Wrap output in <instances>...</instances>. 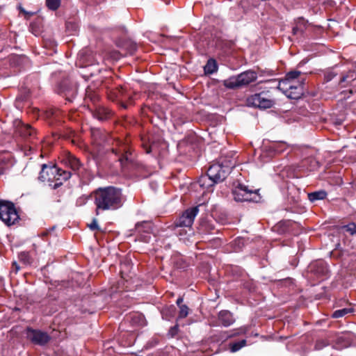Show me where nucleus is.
I'll return each mask as SVG.
<instances>
[{"label":"nucleus","instance_id":"nucleus-37","mask_svg":"<svg viewBox=\"0 0 356 356\" xmlns=\"http://www.w3.org/2000/svg\"><path fill=\"white\" fill-rule=\"evenodd\" d=\"M346 231L348 232L350 234H356V224L355 223H350L346 226Z\"/></svg>","mask_w":356,"mask_h":356},{"label":"nucleus","instance_id":"nucleus-34","mask_svg":"<svg viewBox=\"0 0 356 356\" xmlns=\"http://www.w3.org/2000/svg\"><path fill=\"white\" fill-rule=\"evenodd\" d=\"M27 58L22 56H15L13 57V63L15 64L19 65L21 63L26 62Z\"/></svg>","mask_w":356,"mask_h":356},{"label":"nucleus","instance_id":"nucleus-33","mask_svg":"<svg viewBox=\"0 0 356 356\" xmlns=\"http://www.w3.org/2000/svg\"><path fill=\"white\" fill-rule=\"evenodd\" d=\"M317 265L319 266L321 270L319 271L318 270H316V273H318L322 275H325L328 270L325 264L321 261Z\"/></svg>","mask_w":356,"mask_h":356},{"label":"nucleus","instance_id":"nucleus-16","mask_svg":"<svg viewBox=\"0 0 356 356\" xmlns=\"http://www.w3.org/2000/svg\"><path fill=\"white\" fill-rule=\"evenodd\" d=\"M51 166L47 165V164H43L42 165V170L40 172L39 179L42 181H49V184L53 183V179L51 176L50 172H49V168Z\"/></svg>","mask_w":356,"mask_h":356},{"label":"nucleus","instance_id":"nucleus-25","mask_svg":"<svg viewBox=\"0 0 356 356\" xmlns=\"http://www.w3.org/2000/svg\"><path fill=\"white\" fill-rule=\"evenodd\" d=\"M301 74V72L298 70H293L288 72L286 74V78L282 81H288L289 82H295L294 80L298 79Z\"/></svg>","mask_w":356,"mask_h":356},{"label":"nucleus","instance_id":"nucleus-28","mask_svg":"<svg viewBox=\"0 0 356 356\" xmlns=\"http://www.w3.org/2000/svg\"><path fill=\"white\" fill-rule=\"evenodd\" d=\"M46 5L50 10H56L60 5V0H46Z\"/></svg>","mask_w":356,"mask_h":356},{"label":"nucleus","instance_id":"nucleus-7","mask_svg":"<svg viewBox=\"0 0 356 356\" xmlns=\"http://www.w3.org/2000/svg\"><path fill=\"white\" fill-rule=\"evenodd\" d=\"M229 167L220 163L212 164L207 170V174L215 183L222 181L229 173Z\"/></svg>","mask_w":356,"mask_h":356},{"label":"nucleus","instance_id":"nucleus-22","mask_svg":"<svg viewBox=\"0 0 356 356\" xmlns=\"http://www.w3.org/2000/svg\"><path fill=\"white\" fill-rule=\"evenodd\" d=\"M353 312V309L351 307L340 309L334 311L332 314V317L334 318H341V317L347 315L348 314L352 313Z\"/></svg>","mask_w":356,"mask_h":356},{"label":"nucleus","instance_id":"nucleus-19","mask_svg":"<svg viewBox=\"0 0 356 356\" xmlns=\"http://www.w3.org/2000/svg\"><path fill=\"white\" fill-rule=\"evenodd\" d=\"M136 229L139 232H144L146 233H149L152 230V223L149 221L138 222L136 225Z\"/></svg>","mask_w":356,"mask_h":356},{"label":"nucleus","instance_id":"nucleus-17","mask_svg":"<svg viewBox=\"0 0 356 356\" xmlns=\"http://www.w3.org/2000/svg\"><path fill=\"white\" fill-rule=\"evenodd\" d=\"M204 73L207 74H212L218 70V65L214 59L210 58L204 67Z\"/></svg>","mask_w":356,"mask_h":356},{"label":"nucleus","instance_id":"nucleus-31","mask_svg":"<svg viewBox=\"0 0 356 356\" xmlns=\"http://www.w3.org/2000/svg\"><path fill=\"white\" fill-rule=\"evenodd\" d=\"M64 92L66 99L69 101H72V99L76 96L77 90L76 88H74L71 90L65 89Z\"/></svg>","mask_w":356,"mask_h":356},{"label":"nucleus","instance_id":"nucleus-9","mask_svg":"<svg viewBox=\"0 0 356 356\" xmlns=\"http://www.w3.org/2000/svg\"><path fill=\"white\" fill-rule=\"evenodd\" d=\"M199 211L198 207H194L186 209L175 222V226L179 227H191L195 216Z\"/></svg>","mask_w":356,"mask_h":356},{"label":"nucleus","instance_id":"nucleus-15","mask_svg":"<svg viewBox=\"0 0 356 356\" xmlns=\"http://www.w3.org/2000/svg\"><path fill=\"white\" fill-rule=\"evenodd\" d=\"M197 183L201 188L207 190H209L216 184L207 173L206 175H201Z\"/></svg>","mask_w":356,"mask_h":356},{"label":"nucleus","instance_id":"nucleus-6","mask_svg":"<svg viewBox=\"0 0 356 356\" xmlns=\"http://www.w3.org/2000/svg\"><path fill=\"white\" fill-rule=\"evenodd\" d=\"M234 199L236 202L257 201V191L249 189L248 186L239 184L232 191Z\"/></svg>","mask_w":356,"mask_h":356},{"label":"nucleus","instance_id":"nucleus-30","mask_svg":"<svg viewBox=\"0 0 356 356\" xmlns=\"http://www.w3.org/2000/svg\"><path fill=\"white\" fill-rule=\"evenodd\" d=\"M247 332H248L247 327H245V326L241 327L234 330L230 335L227 336V338H231V337H234L236 336H238L240 334H245Z\"/></svg>","mask_w":356,"mask_h":356},{"label":"nucleus","instance_id":"nucleus-38","mask_svg":"<svg viewBox=\"0 0 356 356\" xmlns=\"http://www.w3.org/2000/svg\"><path fill=\"white\" fill-rule=\"evenodd\" d=\"M337 76V73L333 71H328L325 74V80L328 82L330 81Z\"/></svg>","mask_w":356,"mask_h":356},{"label":"nucleus","instance_id":"nucleus-10","mask_svg":"<svg viewBox=\"0 0 356 356\" xmlns=\"http://www.w3.org/2000/svg\"><path fill=\"white\" fill-rule=\"evenodd\" d=\"M26 335L32 343L39 346H44L51 339L47 332L30 327L27 328Z\"/></svg>","mask_w":356,"mask_h":356},{"label":"nucleus","instance_id":"nucleus-18","mask_svg":"<svg viewBox=\"0 0 356 356\" xmlns=\"http://www.w3.org/2000/svg\"><path fill=\"white\" fill-rule=\"evenodd\" d=\"M326 196L327 193L323 190L315 191L308 194V198L312 202H314L317 200H324L326 197Z\"/></svg>","mask_w":356,"mask_h":356},{"label":"nucleus","instance_id":"nucleus-8","mask_svg":"<svg viewBox=\"0 0 356 356\" xmlns=\"http://www.w3.org/2000/svg\"><path fill=\"white\" fill-rule=\"evenodd\" d=\"M49 172L53 179L54 184H49L52 188L56 189L63 184V181H67L71 177V172L67 170H63L56 166L49 168Z\"/></svg>","mask_w":356,"mask_h":356},{"label":"nucleus","instance_id":"nucleus-12","mask_svg":"<svg viewBox=\"0 0 356 356\" xmlns=\"http://www.w3.org/2000/svg\"><path fill=\"white\" fill-rule=\"evenodd\" d=\"M91 136L95 143L97 145H101L103 142H104L106 139L105 133L98 129V128H92L90 129Z\"/></svg>","mask_w":356,"mask_h":356},{"label":"nucleus","instance_id":"nucleus-1","mask_svg":"<svg viewBox=\"0 0 356 356\" xmlns=\"http://www.w3.org/2000/svg\"><path fill=\"white\" fill-rule=\"evenodd\" d=\"M95 205V214L115 211L123 205L122 190L114 186L99 187L92 193Z\"/></svg>","mask_w":356,"mask_h":356},{"label":"nucleus","instance_id":"nucleus-21","mask_svg":"<svg viewBox=\"0 0 356 356\" xmlns=\"http://www.w3.org/2000/svg\"><path fill=\"white\" fill-rule=\"evenodd\" d=\"M113 95H115V98L120 99L121 100L130 99V95L128 94L122 87L117 88L115 91L113 92Z\"/></svg>","mask_w":356,"mask_h":356},{"label":"nucleus","instance_id":"nucleus-4","mask_svg":"<svg viewBox=\"0 0 356 356\" xmlns=\"http://www.w3.org/2000/svg\"><path fill=\"white\" fill-rule=\"evenodd\" d=\"M277 89L282 92L289 99H298L304 92L303 82H289L288 81H280L278 83Z\"/></svg>","mask_w":356,"mask_h":356},{"label":"nucleus","instance_id":"nucleus-29","mask_svg":"<svg viewBox=\"0 0 356 356\" xmlns=\"http://www.w3.org/2000/svg\"><path fill=\"white\" fill-rule=\"evenodd\" d=\"M130 156L131 154L128 151H126L124 154H123V155L119 159V161L122 166L126 165L127 163L132 161V158Z\"/></svg>","mask_w":356,"mask_h":356},{"label":"nucleus","instance_id":"nucleus-27","mask_svg":"<svg viewBox=\"0 0 356 356\" xmlns=\"http://www.w3.org/2000/svg\"><path fill=\"white\" fill-rule=\"evenodd\" d=\"M330 340L327 338H321L318 339L315 344V349L316 350H321L324 347L327 346L330 344Z\"/></svg>","mask_w":356,"mask_h":356},{"label":"nucleus","instance_id":"nucleus-41","mask_svg":"<svg viewBox=\"0 0 356 356\" xmlns=\"http://www.w3.org/2000/svg\"><path fill=\"white\" fill-rule=\"evenodd\" d=\"M184 299L182 297H179L177 300V305L179 307L180 305H181V302H183Z\"/></svg>","mask_w":356,"mask_h":356},{"label":"nucleus","instance_id":"nucleus-32","mask_svg":"<svg viewBox=\"0 0 356 356\" xmlns=\"http://www.w3.org/2000/svg\"><path fill=\"white\" fill-rule=\"evenodd\" d=\"M188 314V307L186 305L179 306V317L181 318H186Z\"/></svg>","mask_w":356,"mask_h":356},{"label":"nucleus","instance_id":"nucleus-36","mask_svg":"<svg viewBox=\"0 0 356 356\" xmlns=\"http://www.w3.org/2000/svg\"><path fill=\"white\" fill-rule=\"evenodd\" d=\"M19 259L22 261L24 264L30 263V257L27 252H22L19 255Z\"/></svg>","mask_w":356,"mask_h":356},{"label":"nucleus","instance_id":"nucleus-11","mask_svg":"<svg viewBox=\"0 0 356 356\" xmlns=\"http://www.w3.org/2000/svg\"><path fill=\"white\" fill-rule=\"evenodd\" d=\"M218 321L224 327H229L235 322L233 314L228 310H222L218 313Z\"/></svg>","mask_w":356,"mask_h":356},{"label":"nucleus","instance_id":"nucleus-23","mask_svg":"<svg viewBox=\"0 0 356 356\" xmlns=\"http://www.w3.org/2000/svg\"><path fill=\"white\" fill-rule=\"evenodd\" d=\"M356 79V72L355 70H350L346 75L342 76L340 83H350Z\"/></svg>","mask_w":356,"mask_h":356},{"label":"nucleus","instance_id":"nucleus-35","mask_svg":"<svg viewBox=\"0 0 356 356\" xmlns=\"http://www.w3.org/2000/svg\"><path fill=\"white\" fill-rule=\"evenodd\" d=\"M88 226L92 231L100 230V227L98 225L97 220L96 218H93L91 223L88 224Z\"/></svg>","mask_w":356,"mask_h":356},{"label":"nucleus","instance_id":"nucleus-13","mask_svg":"<svg viewBox=\"0 0 356 356\" xmlns=\"http://www.w3.org/2000/svg\"><path fill=\"white\" fill-rule=\"evenodd\" d=\"M110 111L102 106H97L93 112V116L99 120H105L110 116Z\"/></svg>","mask_w":356,"mask_h":356},{"label":"nucleus","instance_id":"nucleus-14","mask_svg":"<svg viewBox=\"0 0 356 356\" xmlns=\"http://www.w3.org/2000/svg\"><path fill=\"white\" fill-rule=\"evenodd\" d=\"M63 161L65 163L70 166V168L73 170H79L81 165L80 161L71 154H67Z\"/></svg>","mask_w":356,"mask_h":356},{"label":"nucleus","instance_id":"nucleus-3","mask_svg":"<svg viewBox=\"0 0 356 356\" xmlns=\"http://www.w3.org/2000/svg\"><path fill=\"white\" fill-rule=\"evenodd\" d=\"M257 78V74L254 71L248 70L225 80L223 85L227 88L234 89L247 86L256 81Z\"/></svg>","mask_w":356,"mask_h":356},{"label":"nucleus","instance_id":"nucleus-24","mask_svg":"<svg viewBox=\"0 0 356 356\" xmlns=\"http://www.w3.org/2000/svg\"><path fill=\"white\" fill-rule=\"evenodd\" d=\"M19 133L24 137L32 136L34 129L29 124H23L19 129Z\"/></svg>","mask_w":356,"mask_h":356},{"label":"nucleus","instance_id":"nucleus-39","mask_svg":"<svg viewBox=\"0 0 356 356\" xmlns=\"http://www.w3.org/2000/svg\"><path fill=\"white\" fill-rule=\"evenodd\" d=\"M129 45V53L132 54L136 50V44L132 42H128Z\"/></svg>","mask_w":356,"mask_h":356},{"label":"nucleus","instance_id":"nucleus-40","mask_svg":"<svg viewBox=\"0 0 356 356\" xmlns=\"http://www.w3.org/2000/svg\"><path fill=\"white\" fill-rule=\"evenodd\" d=\"M19 9L20 12L24 13V15H32L33 14V13L26 12L21 6H19Z\"/></svg>","mask_w":356,"mask_h":356},{"label":"nucleus","instance_id":"nucleus-26","mask_svg":"<svg viewBox=\"0 0 356 356\" xmlns=\"http://www.w3.org/2000/svg\"><path fill=\"white\" fill-rule=\"evenodd\" d=\"M305 22L301 19L298 22L297 25L294 26L292 29V33L293 35L302 34L305 31Z\"/></svg>","mask_w":356,"mask_h":356},{"label":"nucleus","instance_id":"nucleus-5","mask_svg":"<svg viewBox=\"0 0 356 356\" xmlns=\"http://www.w3.org/2000/svg\"><path fill=\"white\" fill-rule=\"evenodd\" d=\"M247 104L250 106L266 109L273 106L275 100L268 91H262L248 97Z\"/></svg>","mask_w":356,"mask_h":356},{"label":"nucleus","instance_id":"nucleus-20","mask_svg":"<svg viewBox=\"0 0 356 356\" xmlns=\"http://www.w3.org/2000/svg\"><path fill=\"white\" fill-rule=\"evenodd\" d=\"M246 340L242 339L238 341H234L229 343V348L230 350V352L232 353H236L241 350L243 347L246 346Z\"/></svg>","mask_w":356,"mask_h":356},{"label":"nucleus","instance_id":"nucleus-2","mask_svg":"<svg viewBox=\"0 0 356 356\" xmlns=\"http://www.w3.org/2000/svg\"><path fill=\"white\" fill-rule=\"evenodd\" d=\"M0 219L8 226L19 220V215L12 202L0 200Z\"/></svg>","mask_w":356,"mask_h":356},{"label":"nucleus","instance_id":"nucleus-42","mask_svg":"<svg viewBox=\"0 0 356 356\" xmlns=\"http://www.w3.org/2000/svg\"><path fill=\"white\" fill-rule=\"evenodd\" d=\"M175 330H177V327H172V328L171 329V330H172V332H175Z\"/></svg>","mask_w":356,"mask_h":356}]
</instances>
